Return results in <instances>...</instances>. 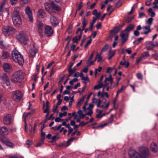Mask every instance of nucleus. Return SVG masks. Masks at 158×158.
Here are the masks:
<instances>
[{
  "instance_id": "obj_1",
  "label": "nucleus",
  "mask_w": 158,
  "mask_h": 158,
  "mask_svg": "<svg viewBox=\"0 0 158 158\" xmlns=\"http://www.w3.org/2000/svg\"><path fill=\"white\" fill-rule=\"evenodd\" d=\"M129 154L131 158H148L149 152L148 148L143 147L139 148L138 152L134 150H131Z\"/></svg>"
},
{
  "instance_id": "obj_2",
  "label": "nucleus",
  "mask_w": 158,
  "mask_h": 158,
  "mask_svg": "<svg viewBox=\"0 0 158 158\" xmlns=\"http://www.w3.org/2000/svg\"><path fill=\"white\" fill-rule=\"evenodd\" d=\"M24 78V73L21 70L15 72L12 75L11 81L13 83L20 84L23 81Z\"/></svg>"
},
{
  "instance_id": "obj_3",
  "label": "nucleus",
  "mask_w": 158,
  "mask_h": 158,
  "mask_svg": "<svg viewBox=\"0 0 158 158\" xmlns=\"http://www.w3.org/2000/svg\"><path fill=\"white\" fill-rule=\"evenodd\" d=\"M12 58L15 62L18 63L19 65H22L24 63L23 56L15 49L12 52Z\"/></svg>"
},
{
  "instance_id": "obj_4",
  "label": "nucleus",
  "mask_w": 158,
  "mask_h": 158,
  "mask_svg": "<svg viewBox=\"0 0 158 158\" xmlns=\"http://www.w3.org/2000/svg\"><path fill=\"white\" fill-rule=\"evenodd\" d=\"M19 7H15L14 9L12 17L14 25L18 27L22 24V19L19 15Z\"/></svg>"
},
{
  "instance_id": "obj_5",
  "label": "nucleus",
  "mask_w": 158,
  "mask_h": 158,
  "mask_svg": "<svg viewBox=\"0 0 158 158\" xmlns=\"http://www.w3.org/2000/svg\"><path fill=\"white\" fill-rule=\"evenodd\" d=\"M16 38L21 44L25 45H27L29 41L28 35L24 31L20 32L17 35Z\"/></svg>"
},
{
  "instance_id": "obj_6",
  "label": "nucleus",
  "mask_w": 158,
  "mask_h": 158,
  "mask_svg": "<svg viewBox=\"0 0 158 158\" xmlns=\"http://www.w3.org/2000/svg\"><path fill=\"white\" fill-rule=\"evenodd\" d=\"M106 100L105 101L102 102L100 99H96L94 98L93 99V102H96L97 103V106L98 107H101L102 108H105L107 109L108 108L109 104V102H108L106 103Z\"/></svg>"
},
{
  "instance_id": "obj_7",
  "label": "nucleus",
  "mask_w": 158,
  "mask_h": 158,
  "mask_svg": "<svg viewBox=\"0 0 158 158\" xmlns=\"http://www.w3.org/2000/svg\"><path fill=\"white\" fill-rule=\"evenodd\" d=\"M23 96V93L19 90L13 92L12 95V98L16 102L19 101Z\"/></svg>"
},
{
  "instance_id": "obj_8",
  "label": "nucleus",
  "mask_w": 158,
  "mask_h": 158,
  "mask_svg": "<svg viewBox=\"0 0 158 158\" xmlns=\"http://www.w3.org/2000/svg\"><path fill=\"white\" fill-rule=\"evenodd\" d=\"M36 27L37 31L40 36H42V33L44 29V24L40 21H38L36 23Z\"/></svg>"
},
{
  "instance_id": "obj_9",
  "label": "nucleus",
  "mask_w": 158,
  "mask_h": 158,
  "mask_svg": "<svg viewBox=\"0 0 158 158\" xmlns=\"http://www.w3.org/2000/svg\"><path fill=\"white\" fill-rule=\"evenodd\" d=\"M2 31L5 35H7L10 33L15 32V30L11 27L7 26L3 28Z\"/></svg>"
},
{
  "instance_id": "obj_10",
  "label": "nucleus",
  "mask_w": 158,
  "mask_h": 158,
  "mask_svg": "<svg viewBox=\"0 0 158 158\" xmlns=\"http://www.w3.org/2000/svg\"><path fill=\"white\" fill-rule=\"evenodd\" d=\"M9 133V130L5 126H3L0 127V136L4 137Z\"/></svg>"
},
{
  "instance_id": "obj_11",
  "label": "nucleus",
  "mask_w": 158,
  "mask_h": 158,
  "mask_svg": "<svg viewBox=\"0 0 158 158\" xmlns=\"http://www.w3.org/2000/svg\"><path fill=\"white\" fill-rule=\"evenodd\" d=\"M12 122V116L10 114H7L4 117L3 119V123L6 125L10 124Z\"/></svg>"
},
{
  "instance_id": "obj_12",
  "label": "nucleus",
  "mask_w": 158,
  "mask_h": 158,
  "mask_svg": "<svg viewBox=\"0 0 158 158\" xmlns=\"http://www.w3.org/2000/svg\"><path fill=\"white\" fill-rule=\"evenodd\" d=\"M25 12L28 16L29 21L31 22H32L33 21L32 14V11L29 6H27L26 7Z\"/></svg>"
},
{
  "instance_id": "obj_13",
  "label": "nucleus",
  "mask_w": 158,
  "mask_h": 158,
  "mask_svg": "<svg viewBox=\"0 0 158 158\" xmlns=\"http://www.w3.org/2000/svg\"><path fill=\"white\" fill-rule=\"evenodd\" d=\"M82 33L81 32V28L79 27L76 32L77 36L75 37L73 39V43H77L78 41L81 38Z\"/></svg>"
},
{
  "instance_id": "obj_14",
  "label": "nucleus",
  "mask_w": 158,
  "mask_h": 158,
  "mask_svg": "<svg viewBox=\"0 0 158 158\" xmlns=\"http://www.w3.org/2000/svg\"><path fill=\"white\" fill-rule=\"evenodd\" d=\"M44 32L47 36H50L53 34V31L51 27L46 25L44 28Z\"/></svg>"
},
{
  "instance_id": "obj_15",
  "label": "nucleus",
  "mask_w": 158,
  "mask_h": 158,
  "mask_svg": "<svg viewBox=\"0 0 158 158\" xmlns=\"http://www.w3.org/2000/svg\"><path fill=\"white\" fill-rule=\"evenodd\" d=\"M129 35V33L127 32L123 31L120 36L121 38V41L123 44L125 43L127 40V38Z\"/></svg>"
},
{
  "instance_id": "obj_16",
  "label": "nucleus",
  "mask_w": 158,
  "mask_h": 158,
  "mask_svg": "<svg viewBox=\"0 0 158 158\" xmlns=\"http://www.w3.org/2000/svg\"><path fill=\"white\" fill-rule=\"evenodd\" d=\"M114 115L113 114H111L110 116L107 119L106 122L103 124L100 125L99 127H103L105 126L112 123L114 121Z\"/></svg>"
},
{
  "instance_id": "obj_17",
  "label": "nucleus",
  "mask_w": 158,
  "mask_h": 158,
  "mask_svg": "<svg viewBox=\"0 0 158 158\" xmlns=\"http://www.w3.org/2000/svg\"><path fill=\"white\" fill-rule=\"evenodd\" d=\"M4 4H2L0 6V15L3 16V13H6L7 16L9 15V10L8 8H3Z\"/></svg>"
},
{
  "instance_id": "obj_18",
  "label": "nucleus",
  "mask_w": 158,
  "mask_h": 158,
  "mask_svg": "<svg viewBox=\"0 0 158 158\" xmlns=\"http://www.w3.org/2000/svg\"><path fill=\"white\" fill-rule=\"evenodd\" d=\"M50 22L51 24L55 27L58 25L59 23L58 20L56 17L52 15L50 17Z\"/></svg>"
},
{
  "instance_id": "obj_19",
  "label": "nucleus",
  "mask_w": 158,
  "mask_h": 158,
  "mask_svg": "<svg viewBox=\"0 0 158 158\" xmlns=\"http://www.w3.org/2000/svg\"><path fill=\"white\" fill-rule=\"evenodd\" d=\"M0 140L2 143L11 148H13L15 146L14 143L7 139H4L0 138Z\"/></svg>"
},
{
  "instance_id": "obj_20",
  "label": "nucleus",
  "mask_w": 158,
  "mask_h": 158,
  "mask_svg": "<svg viewBox=\"0 0 158 158\" xmlns=\"http://www.w3.org/2000/svg\"><path fill=\"white\" fill-rule=\"evenodd\" d=\"M51 6L53 10H55L57 11H60L61 10V7L53 2H51Z\"/></svg>"
},
{
  "instance_id": "obj_21",
  "label": "nucleus",
  "mask_w": 158,
  "mask_h": 158,
  "mask_svg": "<svg viewBox=\"0 0 158 158\" xmlns=\"http://www.w3.org/2000/svg\"><path fill=\"white\" fill-rule=\"evenodd\" d=\"M2 80L5 82L6 85L7 86H9L10 84V83L9 79L7 75L5 74H4L2 75Z\"/></svg>"
},
{
  "instance_id": "obj_22",
  "label": "nucleus",
  "mask_w": 158,
  "mask_h": 158,
  "mask_svg": "<svg viewBox=\"0 0 158 158\" xmlns=\"http://www.w3.org/2000/svg\"><path fill=\"white\" fill-rule=\"evenodd\" d=\"M37 15L40 18H44L46 16L45 12L42 9H40L38 10Z\"/></svg>"
},
{
  "instance_id": "obj_23",
  "label": "nucleus",
  "mask_w": 158,
  "mask_h": 158,
  "mask_svg": "<svg viewBox=\"0 0 158 158\" xmlns=\"http://www.w3.org/2000/svg\"><path fill=\"white\" fill-rule=\"evenodd\" d=\"M102 110L98 109L96 110V112L97 114L96 115V118H101L103 116H104L106 115L105 113H102Z\"/></svg>"
},
{
  "instance_id": "obj_24",
  "label": "nucleus",
  "mask_w": 158,
  "mask_h": 158,
  "mask_svg": "<svg viewBox=\"0 0 158 158\" xmlns=\"http://www.w3.org/2000/svg\"><path fill=\"white\" fill-rule=\"evenodd\" d=\"M151 149L153 152H156L158 150V148L156 143L153 142L151 144Z\"/></svg>"
},
{
  "instance_id": "obj_25",
  "label": "nucleus",
  "mask_w": 158,
  "mask_h": 158,
  "mask_svg": "<svg viewBox=\"0 0 158 158\" xmlns=\"http://www.w3.org/2000/svg\"><path fill=\"white\" fill-rule=\"evenodd\" d=\"M1 57L3 59H7L10 57V54L7 52L3 51L2 53Z\"/></svg>"
},
{
  "instance_id": "obj_26",
  "label": "nucleus",
  "mask_w": 158,
  "mask_h": 158,
  "mask_svg": "<svg viewBox=\"0 0 158 158\" xmlns=\"http://www.w3.org/2000/svg\"><path fill=\"white\" fill-rule=\"evenodd\" d=\"M3 68L5 71L9 72L11 70V66L10 64L6 63L4 64Z\"/></svg>"
},
{
  "instance_id": "obj_27",
  "label": "nucleus",
  "mask_w": 158,
  "mask_h": 158,
  "mask_svg": "<svg viewBox=\"0 0 158 158\" xmlns=\"http://www.w3.org/2000/svg\"><path fill=\"white\" fill-rule=\"evenodd\" d=\"M154 47V44L152 42H148L146 44V47L148 50H152Z\"/></svg>"
},
{
  "instance_id": "obj_28",
  "label": "nucleus",
  "mask_w": 158,
  "mask_h": 158,
  "mask_svg": "<svg viewBox=\"0 0 158 158\" xmlns=\"http://www.w3.org/2000/svg\"><path fill=\"white\" fill-rule=\"evenodd\" d=\"M34 113V111H31L30 112L28 113L26 115L25 118H24V123H25V131L26 132H27V131L26 129L27 127V124L26 123V118L28 117L29 116L31 115Z\"/></svg>"
},
{
  "instance_id": "obj_29",
  "label": "nucleus",
  "mask_w": 158,
  "mask_h": 158,
  "mask_svg": "<svg viewBox=\"0 0 158 158\" xmlns=\"http://www.w3.org/2000/svg\"><path fill=\"white\" fill-rule=\"evenodd\" d=\"M143 28L144 30V34H147L151 31L149 26L143 27Z\"/></svg>"
},
{
  "instance_id": "obj_30",
  "label": "nucleus",
  "mask_w": 158,
  "mask_h": 158,
  "mask_svg": "<svg viewBox=\"0 0 158 158\" xmlns=\"http://www.w3.org/2000/svg\"><path fill=\"white\" fill-rule=\"evenodd\" d=\"M134 27V26L133 24H130L123 31L128 33V32L132 30Z\"/></svg>"
},
{
  "instance_id": "obj_31",
  "label": "nucleus",
  "mask_w": 158,
  "mask_h": 158,
  "mask_svg": "<svg viewBox=\"0 0 158 158\" xmlns=\"http://www.w3.org/2000/svg\"><path fill=\"white\" fill-rule=\"evenodd\" d=\"M123 61H121L120 63V65H125L126 68L128 67L129 65V63L128 61L126 62L124 60V57L123 58Z\"/></svg>"
},
{
  "instance_id": "obj_32",
  "label": "nucleus",
  "mask_w": 158,
  "mask_h": 158,
  "mask_svg": "<svg viewBox=\"0 0 158 158\" xmlns=\"http://www.w3.org/2000/svg\"><path fill=\"white\" fill-rule=\"evenodd\" d=\"M37 52V50L34 49H31L29 51L30 56V57L33 58Z\"/></svg>"
},
{
  "instance_id": "obj_33",
  "label": "nucleus",
  "mask_w": 158,
  "mask_h": 158,
  "mask_svg": "<svg viewBox=\"0 0 158 158\" xmlns=\"http://www.w3.org/2000/svg\"><path fill=\"white\" fill-rule=\"evenodd\" d=\"M115 53V51H114L110 50L108 53V60H110L111 58L114 55Z\"/></svg>"
},
{
  "instance_id": "obj_34",
  "label": "nucleus",
  "mask_w": 158,
  "mask_h": 158,
  "mask_svg": "<svg viewBox=\"0 0 158 158\" xmlns=\"http://www.w3.org/2000/svg\"><path fill=\"white\" fill-rule=\"evenodd\" d=\"M87 23V20L86 19H85V17H84L83 18V20L82 21V24H83V26L82 27V29L81 28V32L82 33L84 29H85V28L86 27Z\"/></svg>"
},
{
  "instance_id": "obj_35",
  "label": "nucleus",
  "mask_w": 158,
  "mask_h": 158,
  "mask_svg": "<svg viewBox=\"0 0 158 158\" xmlns=\"http://www.w3.org/2000/svg\"><path fill=\"white\" fill-rule=\"evenodd\" d=\"M150 56V54L148 52H145L142 55V57L144 59L147 58Z\"/></svg>"
},
{
  "instance_id": "obj_36",
  "label": "nucleus",
  "mask_w": 158,
  "mask_h": 158,
  "mask_svg": "<svg viewBox=\"0 0 158 158\" xmlns=\"http://www.w3.org/2000/svg\"><path fill=\"white\" fill-rule=\"evenodd\" d=\"M98 83H100V84H98L94 86V89H99L102 87H103V84L102 82H100V81H99Z\"/></svg>"
},
{
  "instance_id": "obj_37",
  "label": "nucleus",
  "mask_w": 158,
  "mask_h": 158,
  "mask_svg": "<svg viewBox=\"0 0 158 158\" xmlns=\"http://www.w3.org/2000/svg\"><path fill=\"white\" fill-rule=\"evenodd\" d=\"M153 21V19L152 18H150L148 19V20L146 21V22L150 26L152 24Z\"/></svg>"
},
{
  "instance_id": "obj_38",
  "label": "nucleus",
  "mask_w": 158,
  "mask_h": 158,
  "mask_svg": "<svg viewBox=\"0 0 158 158\" xmlns=\"http://www.w3.org/2000/svg\"><path fill=\"white\" fill-rule=\"evenodd\" d=\"M84 97H83L80 99V100L77 103V105L78 106H80L81 104H82L83 103L84 101Z\"/></svg>"
},
{
  "instance_id": "obj_39",
  "label": "nucleus",
  "mask_w": 158,
  "mask_h": 158,
  "mask_svg": "<svg viewBox=\"0 0 158 158\" xmlns=\"http://www.w3.org/2000/svg\"><path fill=\"white\" fill-rule=\"evenodd\" d=\"M101 54H99L98 53L97 54V56L95 58V60H97L98 62H100L102 60V57L101 56Z\"/></svg>"
},
{
  "instance_id": "obj_40",
  "label": "nucleus",
  "mask_w": 158,
  "mask_h": 158,
  "mask_svg": "<svg viewBox=\"0 0 158 158\" xmlns=\"http://www.w3.org/2000/svg\"><path fill=\"white\" fill-rule=\"evenodd\" d=\"M86 111H85L86 112V114H88L90 116L91 115V114L93 113L92 109L88 108L87 110H86Z\"/></svg>"
},
{
  "instance_id": "obj_41",
  "label": "nucleus",
  "mask_w": 158,
  "mask_h": 158,
  "mask_svg": "<svg viewBox=\"0 0 158 158\" xmlns=\"http://www.w3.org/2000/svg\"><path fill=\"white\" fill-rule=\"evenodd\" d=\"M120 30V29L119 28L116 27H114L111 31V32L116 33L119 32Z\"/></svg>"
},
{
  "instance_id": "obj_42",
  "label": "nucleus",
  "mask_w": 158,
  "mask_h": 158,
  "mask_svg": "<svg viewBox=\"0 0 158 158\" xmlns=\"http://www.w3.org/2000/svg\"><path fill=\"white\" fill-rule=\"evenodd\" d=\"M45 8L46 10L49 11L50 9V5L47 2H46L44 4Z\"/></svg>"
},
{
  "instance_id": "obj_43",
  "label": "nucleus",
  "mask_w": 158,
  "mask_h": 158,
  "mask_svg": "<svg viewBox=\"0 0 158 158\" xmlns=\"http://www.w3.org/2000/svg\"><path fill=\"white\" fill-rule=\"evenodd\" d=\"M81 79L85 81L84 82L85 84H86L89 81V79L87 76L82 77Z\"/></svg>"
},
{
  "instance_id": "obj_44",
  "label": "nucleus",
  "mask_w": 158,
  "mask_h": 158,
  "mask_svg": "<svg viewBox=\"0 0 158 158\" xmlns=\"http://www.w3.org/2000/svg\"><path fill=\"white\" fill-rule=\"evenodd\" d=\"M29 0H20V4L22 5H24L29 2Z\"/></svg>"
},
{
  "instance_id": "obj_45",
  "label": "nucleus",
  "mask_w": 158,
  "mask_h": 158,
  "mask_svg": "<svg viewBox=\"0 0 158 158\" xmlns=\"http://www.w3.org/2000/svg\"><path fill=\"white\" fill-rule=\"evenodd\" d=\"M106 97L107 98H109V95L107 93L103 92L101 94V97L103 98Z\"/></svg>"
},
{
  "instance_id": "obj_46",
  "label": "nucleus",
  "mask_w": 158,
  "mask_h": 158,
  "mask_svg": "<svg viewBox=\"0 0 158 158\" xmlns=\"http://www.w3.org/2000/svg\"><path fill=\"white\" fill-rule=\"evenodd\" d=\"M31 80L33 81L34 82L37 81V75L36 74H34L31 76Z\"/></svg>"
},
{
  "instance_id": "obj_47",
  "label": "nucleus",
  "mask_w": 158,
  "mask_h": 158,
  "mask_svg": "<svg viewBox=\"0 0 158 158\" xmlns=\"http://www.w3.org/2000/svg\"><path fill=\"white\" fill-rule=\"evenodd\" d=\"M108 45L107 44H106L102 48V52H103L106 51V50L108 49Z\"/></svg>"
},
{
  "instance_id": "obj_48",
  "label": "nucleus",
  "mask_w": 158,
  "mask_h": 158,
  "mask_svg": "<svg viewBox=\"0 0 158 158\" xmlns=\"http://www.w3.org/2000/svg\"><path fill=\"white\" fill-rule=\"evenodd\" d=\"M92 40V39L91 38L89 39V40L87 42L86 44L85 45V48H87L88 47L89 45L91 43Z\"/></svg>"
},
{
  "instance_id": "obj_49",
  "label": "nucleus",
  "mask_w": 158,
  "mask_h": 158,
  "mask_svg": "<svg viewBox=\"0 0 158 158\" xmlns=\"http://www.w3.org/2000/svg\"><path fill=\"white\" fill-rule=\"evenodd\" d=\"M113 79V78H112L111 77V75L110 74L109 76V77H106L104 81V82H106V81H110L112 80Z\"/></svg>"
},
{
  "instance_id": "obj_50",
  "label": "nucleus",
  "mask_w": 158,
  "mask_h": 158,
  "mask_svg": "<svg viewBox=\"0 0 158 158\" xmlns=\"http://www.w3.org/2000/svg\"><path fill=\"white\" fill-rule=\"evenodd\" d=\"M136 76L139 79L142 80L143 78V75L140 73H138L136 74Z\"/></svg>"
},
{
  "instance_id": "obj_51",
  "label": "nucleus",
  "mask_w": 158,
  "mask_h": 158,
  "mask_svg": "<svg viewBox=\"0 0 158 158\" xmlns=\"http://www.w3.org/2000/svg\"><path fill=\"white\" fill-rule=\"evenodd\" d=\"M44 141V139H41L39 143L36 145V147H39L43 143Z\"/></svg>"
},
{
  "instance_id": "obj_52",
  "label": "nucleus",
  "mask_w": 158,
  "mask_h": 158,
  "mask_svg": "<svg viewBox=\"0 0 158 158\" xmlns=\"http://www.w3.org/2000/svg\"><path fill=\"white\" fill-rule=\"evenodd\" d=\"M125 88L126 87L125 86H122L120 89L118 90L117 92L118 93H120L122 92L123 90L125 89Z\"/></svg>"
},
{
  "instance_id": "obj_53",
  "label": "nucleus",
  "mask_w": 158,
  "mask_h": 158,
  "mask_svg": "<svg viewBox=\"0 0 158 158\" xmlns=\"http://www.w3.org/2000/svg\"><path fill=\"white\" fill-rule=\"evenodd\" d=\"M110 89H112L114 87V82L113 81V79L111 81H110Z\"/></svg>"
},
{
  "instance_id": "obj_54",
  "label": "nucleus",
  "mask_w": 158,
  "mask_h": 158,
  "mask_svg": "<svg viewBox=\"0 0 158 158\" xmlns=\"http://www.w3.org/2000/svg\"><path fill=\"white\" fill-rule=\"evenodd\" d=\"M94 53H95L94 51H93L92 52L91 56H90L89 58L88 59V60L87 61V63H88V62H89L91 60V59L93 57V56L94 55Z\"/></svg>"
},
{
  "instance_id": "obj_55",
  "label": "nucleus",
  "mask_w": 158,
  "mask_h": 158,
  "mask_svg": "<svg viewBox=\"0 0 158 158\" xmlns=\"http://www.w3.org/2000/svg\"><path fill=\"white\" fill-rule=\"evenodd\" d=\"M32 143V142L29 140H27L25 144L27 145V147H29L31 145Z\"/></svg>"
},
{
  "instance_id": "obj_56",
  "label": "nucleus",
  "mask_w": 158,
  "mask_h": 158,
  "mask_svg": "<svg viewBox=\"0 0 158 158\" xmlns=\"http://www.w3.org/2000/svg\"><path fill=\"white\" fill-rule=\"evenodd\" d=\"M122 3L120 2V1L119 0L118 1L116 4V7L118 8L120 6L122 5Z\"/></svg>"
},
{
  "instance_id": "obj_57",
  "label": "nucleus",
  "mask_w": 158,
  "mask_h": 158,
  "mask_svg": "<svg viewBox=\"0 0 158 158\" xmlns=\"http://www.w3.org/2000/svg\"><path fill=\"white\" fill-rule=\"evenodd\" d=\"M67 113L66 112H64L63 113H60L59 114V116L60 117L65 116L66 115Z\"/></svg>"
},
{
  "instance_id": "obj_58",
  "label": "nucleus",
  "mask_w": 158,
  "mask_h": 158,
  "mask_svg": "<svg viewBox=\"0 0 158 158\" xmlns=\"http://www.w3.org/2000/svg\"><path fill=\"white\" fill-rule=\"evenodd\" d=\"M114 69V67L113 68L111 67H108L107 69L106 72L107 73H110L112 71V70Z\"/></svg>"
},
{
  "instance_id": "obj_59",
  "label": "nucleus",
  "mask_w": 158,
  "mask_h": 158,
  "mask_svg": "<svg viewBox=\"0 0 158 158\" xmlns=\"http://www.w3.org/2000/svg\"><path fill=\"white\" fill-rule=\"evenodd\" d=\"M102 69V67H101L100 66L98 68V69H95V76H96L97 74V71H98V72H101Z\"/></svg>"
},
{
  "instance_id": "obj_60",
  "label": "nucleus",
  "mask_w": 158,
  "mask_h": 158,
  "mask_svg": "<svg viewBox=\"0 0 158 158\" xmlns=\"http://www.w3.org/2000/svg\"><path fill=\"white\" fill-rule=\"evenodd\" d=\"M59 136H58V135H55L53 136L52 137V139L53 141L56 140L57 139H58L59 138Z\"/></svg>"
},
{
  "instance_id": "obj_61",
  "label": "nucleus",
  "mask_w": 158,
  "mask_h": 158,
  "mask_svg": "<svg viewBox=\"0 0 158 158\" xmlns=\"http://www.w3.org/2000/svg\"><path fill=\"white\" fill-rule=\"evenodd\" d=\"M142 60V58L141 57H139L136 60V64H138Z\"/></svg>"
},
{
  "instance_id": "obj_62",
  "label": "nucleus",
  "mask_w": 158,
  "mask_h": 158,
  "mask_svg": "<svg viewBox=\"0 0 158 158\" xmlns=\"http://www.w3.org/2000/svg\"><path fill=\"white\" fill-rule=\"evenodd\" d=\"M125 51L129 54H131L132 52L130 48L126 49Z\"/></svg>"
},
{
  "instance_id": "obj_63",
  "label": "nucleus",
  "mask_w": 158,
  "mask_h": 158,
  "mask_svg": "<svg viewBox=\"0 0 158 158\" xmlns=\"http://www.w3.org/2000/svg\"><path fill=\"white\" fill-rule=\"evenodd\" d=\"M107 81H106V82H104L105 83L104 85L103 84V90L105 89L106 86H109V83L108 82H107Z\"/></svg>"
},
{
  "instance_id": "obj_64",
  "label": "nucleus",
  "mask_w": 158,
  "mask_h": 158,
  "mask_svg": "<svg viewBox=\"0 0 158 158\" xmlns=\"http://www.w3.org/2000/svg\"><path fill=\"white\" fill-rule=\"evenodd\" d=\"M9 158H23V157L18 156H10Z\"/></svg>"
}]
</instances>
